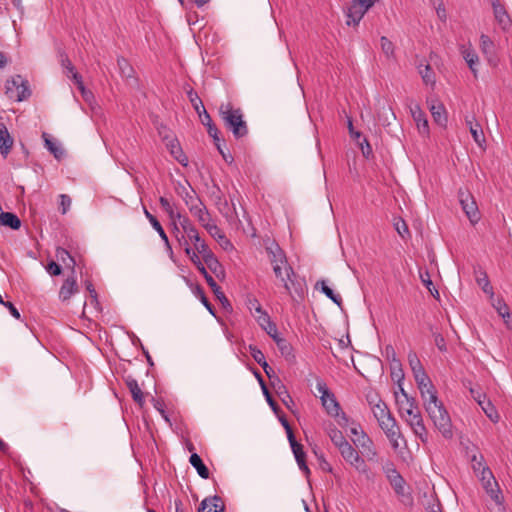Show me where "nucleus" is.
Wrapping results in <instances>:
<instances>
[{"instance_id": "obj_1", "label": "nucleus", "mask_w": 512, "mask_h": 512, "mask_svg": "<svg viewBox=\"0 0 512 512\" xmlns=\"http://www.w3.org/2000/svg\"><path fill=\"white\" fill-rule=\"evenodd\" d=\"M367 401L380 428L389 439L392 447L397 449L399 447L398 439L400 438L401 433L397 422L392 416L386 403L382 401L377 394L367 395Z\"/></svg>"}, {"instance_id": "obj_2", "label": "nucleus", "mask_w": 512, "mask_h": 512, "mask_svg": "<svg viewBox=\"0 0 512 512\" xmlns=\"http://www.w3.org/2000/svg\"><path fill=\"white\" fill-rule=\"evenodd\" d=\"M424 408L432 420L434 426L449 439L452 438V422L443 403L438 399L436 389L421 396Z\"/></svg>"}, {"instance_id": "obj_3", "label": "nucleus", "mask_w": 512, "mask_h": 512, "mask_svg": "<svg viewBox=\"0 0 512 512\" xmlns=\"http://www.w3.org/2000/svg\"><path fill=\"white\" fill-rule=\"evenodd\" d=\"M398 411L401 418L411 427L413 432L422 440L426 436V428L422 415L413 397L398 400Z\"/></svg>"}, {"instance_id": "obj_4", "label": "nucleus", "mask_w": 512, "mask_h": 512, "mask_svg": "<svg viewBox=\"0 0 512 512\" xmlns=\"http://www.w3.org/2000/svg\"><path fill=\"white\" fill-rule=\"evenodd\" d=\"M219 115L225 128L232 132L236 139L243 138L248 134V126L241 109L234 108L229 102L222 103L219 107Z\"/></svg>"}, {"instance_id": "obj_5", "label": "nucleus", "mask_w": 512, "mask_h": 512, "mask_svg": "<svg viewBox=\"0 0 512 512\" xmlns=\"http://www.w3.org/2000/svg\"><path fill=\"white\" fill-rule=\"evenodd\" d=\"M316 389L320 393V399L326 412L336 418L340 425H343L341 420L347 422L346 415L341 411V407L334 394L329 391L323 380H317Z\"/></svg>"}, {"instance_id": "obj_6", "label": "nucleus", "mask_w": 512, "mask_h": 512, "mask_svg": "<svg viewBox=\"0 0 512 512\" xmlns=\"http://www.w3.org/2000/svg\"><path fill=\"white\" fill-rule=\"evenodd\" d=\"M273 271L290 296H293V293H296L299 296L303 295L301 283L296 280V274L288 263L285 265L273 266Z\"/></svg>"}, {"instance_id": "obj_7", "label": "nucleus", "mask_w": 512, "mask_h": 512, "mask_svg": "<svg viewBox=\"0 0 512 512\" xmlns=\"http://www.w3.org/2000/svg\"><path fill=\"white\" fill-rule=\"evenodd\" d=\"M5 94L9 99L21 102L27 99L31 92L28 82L22 76L16 75L6 81Z\"/></svg>"}, {"instance_id": "obj_8", "label": "nucleus", "mask_w": 512, "mask_h": 512, "mask_svg": "<svg viewBox=\"0 0 512 512\" xmlns=\"http://www.w3.org/2000/svg\"><path fill=\"white\" fill-rule=\"evenodd\" d=\"M378 0H353L347 9V25H358L365 13Z\"/></svg>"}, {"instance_id": "obj_9", "label": "nucleus", "mask_w": 512, "mask_h": 512, "mask_svg": "<svg viewBox=\"0 0 512 512\" xmlns=\"http://www.w3.org/2000/svg\"><path fill=\"white\" fill-rule=\"evenodd\" d=\"M458 198L462 210L468 217L472 224L478 223L480 220V213L476 201L468 190L459 189Z\"/></svg>"}, {"instance_id": "obj_10", "label": "nucleus", "mask_w": 512, "mask_h": 512, "mask_svg": "<svg viewBox=\"0 0 512 512\" xmlns=\"http://www.w3.org/2000/svg\"><path fill=\"white\" fill-rule=\"evenodd\" d=\"M480 480L483 488L490 498L498 505L502 504L503 496L499 485L493 476L489 468H483V472L480 475Z\"/></svg>"}, {"instance_id": "obj_11", "label": "nucleus", "mask_w": 512, "mask_h": 512, "mask_svg": "<svg viewBox=\"0 0 512 512\" xmlns=\"http://www.w3.org/2000/svg\"><path fill=\"white\" fill-rule=\"evenodd\" d=\"M343 459L361 473L367 472V465L359 452L348 442L338 449Z\"/></svg>"}, {"instance_id": "obj_12", "label": "nucleus", "mask_w": 512, "mask_h": 512, "mask_svg": "<svg viewBox=\"0 0 512 512\" xmlns=\"http://www.w3.org/2000/svg\"><path fill=\"white\" fill-rule=\"evenodd\" d=\"M360 434V437L352 438V442L368 461H377L378 453L372 439L365 432H360Z\"/></svg>"}, {"instance_id": "obj_13", "label": "nucleus", "mask_w": 512, "mask_h": 512, "mask_svg": "<svg viewBox=\"0 0 512 512\" xmlns=\"http://www.w3.org/2000/svg\"><path fill=\"white\" fill-rule=\"evenodd\" d=\"M411 370L413 372V376L415 378L421 396L426 394V391L431 392L435 390L434 385L427 376L422 365L415 368H411Z\"/></svg>"}, {"instance_id": "obj_14", "label": "nucleus", "mask_w": 512, "mask_h": 512, "mask_svg": "<svg viewBox=\"0 0 512 512\" xmlns=\"http://www.w3.org/2000/svg\"><path fill=\"white\" fill-rule=\"evenodd\" d=\"M188 209L191 215L198 220L203 228L207 227L212 222L211 215L201 199L197 204L194 203Z\"/></svg>"}, {"instance_id": "obj_15", "label": "nucleus", "mask_w": 512, "mask_h": 512, "mask_svg": "<svg viewBox=\"0 0 512 512\" xmlns=\"http://www.w3.org/2000/svg\"><path fill=\"white\" fill-rule=\"evenodd\" d=\"M460 54L462 55L463 59L467 63L469 69L474 74V76H477V65L479 64V57L476 53V51L473 49L472 45H460L459 47Z\"/></svg>"}, {"instance_id": "obj_16", "label": "nucleus", "mask_w": 512, "mask_h": 512, "mask_svg": "<svg viewBox=\"0 0 512 512\" xmlns=\"http://www.w3.org/2000/svg\"><path fill=\"white\" fill-rule=\"evenodd\" d=\"M246 305L258 324L267 322L269 315L262 309L261 304L255 297L249 296L247 298Z\"/></svg>"}, {"instance_id": "obj_17", "label": "nucleus", "mask_w": 512, "mask_h": 512, "mask_svg": "<svg viewBox=\"0 0 512 512\" xmlns=\"http://www.w3.org/2000/svg\"><path fill=\"white\" fill-rule=\"evenodd\" d=\"M78 292V286L76 281L75 274L71 273V276H69L64 283L62 284L60 291H59V298L62 301L69 300L75 293Z\"/></svg>"}, {"instance_id": "obj_18", "label": "nucleus", "mask_w": 512, "mask_h": 512, "mask_svg": "<svg viewBox=\"0 0 512 512\" xmlns=\"http://www.w3.org/2000/svg\"><path fill=\"white\" fill-rule=\"evenodd\" d=\"M385 473L394 490L397 493H402L404 489V479L394 468L393 464H389L385 467Z\"/></svg>"}, {"instance_id": "obj_19", "label": "nucleus", "mask_w": 512, "mask_h": 512, "mask_svg": "<svg viewBox=\"0 0 512 512\" xmlns=\"http://www.w3.org/2000/svg\"><path fill=\"white\" fill-rule=\"evenodd\" d=\"M164 140H167L166 146L169 149L172 156L182 165H186L187 157L184 155L179 142L175 138H169L167 135L163 136Z\"/></svg>"}, {"instance_id": "obj_20", "label": "nucleus", "mask_w": 512, "mask_h": 512, "mask_svg": "<svg viewBox=\"0 0 512 512\" xmlns=\"http://www.w3.org/2000/svg\"><path fill=\"white\" fill-rule=\"evenodd\" d=\"M203 261L207 265V267L210 269V271L217 277V278H224L225 271L221 263L218 261L214 253L211 251L205 256L202 257Z\"/></svg>"}, {"instance_id": "obj_21", "label": "nucleus", "mask_w": 512, "mask_h": 512, "mask_svg": "<svg viewBox=\"0 0 512 512\" xmlns=\"http://www.w3.org/2000/svg\"><path fill=\"white\" fill-rule=\"evenodd\" d=\"M289 443H290L291 449L293 451V454L295 456V459L299 465V468L302 471H304L306 474H308L310 471H309L308 466L306 465L305 453L303 451V446L296 441L295 437H293V439H289Z\"/></svg>"}, {"instance_id": "obj_22", "label": "nucleus", "mask_w": 512, "mask_h": 512, "mask_svg": "<svg viewBox=\"0 0 512 512\" xmlns=\"http://www.w3.org/2000/svg\"><path fill=\"white\" fill-rule=\"evenodd\" d=\"M201 274L205 278L207 284L212 289L213 293L215 294L216 298L221 301L223 305L227 304L230 305L227 297L221 290V287L215 282L213 277L207 272L206 268H201Z\"/></svg>"}, {"instance_id": "obj_23", "label": "nucleus", "mask_w": 512, "mask_h": 512, "mask_svg": "<svg viewBox=\"0 0 512 512\" xmlns=\"http://www.w3.org/2000/svg\"><path fill=\"white\" fill-rule=\"evenodd\" d=\"M224 506L220 497L214 496L204 499L198 512H223Z\"/></svg>"}, {"instance_id": "obj_24", "label": "nucleus", "mask_w": 512, "mask_h": 512, "mask_svg": "<svg viewBox=\"0 0 512 512\" xmlns=\"http://www.w3.org/2000/svg\"><path fill=\"white\" fill-rule=\"evenodd\" d=\"M178 195L183 199L185 205L189 208L194 203L197 204L200 198L196 195V192L192 189V187L188 184V187L185 185L179 184L177 187Z\"/></svg>"}, {"instance_id": "obj_25", "label": "nucleus", "mask_w": 512, "mask_h": 512, "mask_svg": "<svg viewBox=\"0 0 512 512\" xmlns=\"http://www.w3.org/2000/svg\"><path fill=\"white\" fill-rule=\"evenodd\" d=\"M389 350L392 351V359L390 362L391 377H392L393 381L400 383L404 380V372H403L400 361L396 358L395 351H394L393 347L387 346L386 351L388 352Z\"/></svg>"}, {"instance_id": "obj_26", "label": "nucleus", "mask_w": 512, "mask_h": 512, "mask_svg": "<svg viewBox=\"0 0 512 512\" xmlns=\"http://www.w3.org/2000/svg\"><path fill=\"white\" fill-rule=\"evenodd\" d=\"M267 253L269 255V260L272 264V267L275 265H285L288 263L285 253L277 244H272L271 246L267 247Z\"/></svg>"}, {"instance_id": "obj_27", "label": "nucleus", "mask_w": 512, "mask_h": 512, "mask_svg": "<svg viewBox=\"0 0 512 512\" xmlns=\"http://www.w3.org/2000/svg\"><path fill=\"white\" fill-rule=\"evenodd\" d=\"M187 238L189 239V244L192 243L194 245V250H196L201 255V257L211 252V249L201 238L197 229L190 233Z\"/></svg>"}, {"instance_id": "obj_28", "label": "nucleus", "mask_w": 512, "mask_h": 512, "mask_svg": "<svg viewBox=\"0 0 512 512\" xmlns=\"http://www.w3.org/2000/svg\"><path fill=\"white\" fill-rule=\"evenodd\" d=\"M13 145V139L10 136L6 126L0 123V153L3 157H7Z\"/></svg>"}, {"instance_id": "obj_29", "label": "nucleus", "mask_w": 512, "mask_h": 512, "mask_svg": "<svg viewBox=\"0 0 512 512\" xmlns=\"http://www.w3.org/2000/svg\"><path fill=\"white\" fill-rule=\"evenodd\" d=\"M466 124L469 127V131H470L474 141L480 147H482L483 144L485 143V136H484L481 125L475 121L474 117H472L471 119L467 118Z\"/></svg>"}, {"instance_id": "obj_30", "label": "nucleus", "mask_w": 512, "mask_h": 512, "mask_svg": "<svg viewBox=\"0 0 512 512\" xmlns=\"http://www.w3.org/2000/svg\"><path fill=\"white\" fill-rule=\"evenodd\" d=\"M411 114L415 122L417 123V127L420 132L422 133H428L429 126H428V120L424 114V112L421 110L419 105H415L414 107H411Z\"/></svg>"}, {"instance_id": "obj_31", "label": "nucleus", "mask_w": 512, "mask_h": 512, "mask_svg": "<svg viewBox=\"0 0 512 512\" xmlns=\"http://www.w3.org/2000/svg\"><path fill=\"white\" fill-rule=\"evenodd\" d=\"M205 229L225 249L231 246L230 241L226 238L221 229L213 221L207 227H205Z\"/></svg>"}, {"instance_id": "obj_32", "label": "nucleus", "mask_w": 512, "mask_h": 512, "mask_svg": "<svg viewBox=\"0 0 512 512\" xmlns=\"http://www.w3.org/2000/svg\"><path fill=\"white\" fill-rule=\"evenodd\" d=\"M418 73L426 85H434L436 82L435 73L427 63L420 62L417 65Z\"/></svg>"}, {"instance_id": "obj_33", "label": "nucleus", "mask_w": 512, "mask_h": 512, "mask_svg": "<svg viewBox=\"0 0 512 512\" xmlns=\"http://www.w3.org/2000/svg\"><path fill=\"white\" fill-rule=\"evenodd\" d=\"M190 464L196 469L199 476L203 479H208L210 472L206 465L203 463L201 457L197 453H192L189 459Z\"/></svg>"}, {"instance_id": "obj_34", "label": "nucleus", "mask_w": 512, "mask_h": 512, "mask_svg": "<svg viewBox=\"0 0 512 512\" xmlns=\"http://www.w3.org/2000/svg\"><path fill=\"white\" fill-rule=\"evenodd\" d=\"M200 120L203 125L207 127V132L209 136H211L215 143L220 142V138L218 136V129L217 127L212 123V119L208 112L206 110H203V115L200 114Z\"/></svg>"}, {"instance_id": "obj_35", "label": "nucleus", "mask_w": 512, "mask_h": 512, "mask_svg": "<svg viewBox=\"0 0 512 512\" xmlns=\"http://www.w3.org/2000/svg\"><path fill=\"white\" fill-rule=\"evenodd\" d=\"M126 384L132 395L133 400L142 406L144 403V394L140 389L137 381L133 378H128L126 380Z\"/></svg>"}, {"instance_id": "obj_36", "label": "nucleus", "mask_w": 512, "mask_h": 512, "mask_svg": "<svg viewBox=\"0 0 512 512\" xmlns=\"http://www.w3.org/2000/svg\"><path fill=\"white\" fill-rule=\"evenodd\" d=\"M495 19L499 24L505 25L509 22V16L505 7L498 0H491Z\"/></svg>"}, {"instance_id": "obj_37", "label": "nucleus", "mask_w": 512, "mask_h": 512, "mask_svg": "<svg viewBox=\"0 0 512 512\" xmlns=\"http://www.w3.org/2000/svg\"><path fill=\"white\" fill-rule=\"evenodd\" d=\"M0 224L3 226L10 227L14 230H17L21 226L20 219L13 213L10 212H2L0 214Z\"/></svg>"}, {"instance_id": "obj_38", "label": "nucleus", "mask_w": 512, "mask_h": 512, "mask_svg": "<svg viewBox=\"0 0 512 512\" xmlns=\"http://www.w3.org/2000/svg\"><path fill=\"white\" fill-rule=\"evenodd\" d=\"M56 257L59 261L71 269L72 274H75V260L66 249L57 248Z\"/></svg>"}, {"instance_id": "obj_39", "label": "nucleus", "mask_w": 512, "mask_h": 512, "mask_svg": "<svg viewBox=\"0 0 512 512\" xmlns=\"http://www.w3.org/2000/svg\"><path fill=\"white\" fill-rule=\"evenodd\" d=\"M328 436L332 443L340 449L342 446H344L348 441L345 439L344 435L340 430H338L335 426L328 428Z\"/></svg>"}, {"instance_id": "obj_40", "label": "nucleus", "mask_w": 512, "mask_h": 512, "mask_svg": "<svg viewBox=\"0 0 512 512\" xmlns=\"http://www.w3.org/2000/svg\"><path fill=\"white\" fill-rule=\"evenodd\" d=\"M431 114L435 120L440 125H445L447 118L445 116V108L440 103H433L430 105Z\"/></svg>"}, {"instance_id": "obj_41", "label": "nucleus", "mask_w": 512, "mask_h": 512, "mask_svg": "<svg viewBox=\"0 0 512 512\" xmlns=\"http://www.w3.org/2000/svg\"><path fill=\"white\" fill-rule=\"evenodd\" d=\"M393 119H395V114L390 106H382L379 108L378 120L383 126H389Z\"/></svg>"}, {"instance_id": "obj_42", "label": "nucleus", "mask_w": 512, "mask_h": 512, "mask_svg": "<svg viewBox=\"0 0 512 512\" xmlns=\"http://www.w3.org/2000/svg\"><path fill=\"white\" fill-rule=\"evenodd\" d=\"M476 282L478 283L479 286H481L483 292L488 294L490 299H493V297H494L493 288L490 285V281L485 272H482V271L479 272V274L476 276Z\"/></svg>"}, {"instance_id": "obj_43", "label": "nucleus", "mask_w": 512, "mask_h": 512, "mask_svg": "<svg viewBox=\"0 0 512 512\" xmlns=\"http://www.w3.org/2000/svg\"><path fill=\"white\" fill-rule=\"evenodd\" d=\"M419 277L421 279V282L423 283V285L428 289V291L431 293V295L438 299L439 298V292L438 290L434 287L433 285V282L431 280V277H430V274L427 270L425 271H420L419 272Z\"/></svg>"}, {"instance_id": "obj_44", "label": "nucleus", "mask_w": 512, "mask_h": 512, "mask_svg": "<svg viewBox=\"0 0 512 512\" xmlns=\"http://www.w3.org/2000/svg\"><path fill=\"white\" fill-rule=\"evenodd\" d=\"M45 147L54 155L56 159H61L64 155L63 149L51 140L46 133L43 134Z\"/></svg>"}, {"instance_id": "obj_45", "label": "nucleus", "mask_w": 512, "mask_h": 512, "mask_svg": "<svg viewBox=\"0 0 512 512\" xmlns=\"http://www.w3.org/2000/svg\"><path fill=\"white\" fill-rule=\"evenodd\" d=\"M480 49L488 58L494 54V42L485 34L480 36Z\"/></svg>"}, {"instance_id": "obj_46", "label": "nucleus", "mask_w": 512, "mask_h": 512, "mask_svg": "<svg viewBox=\"0 0 512 512\" xmlns=\"http://www.w3.org/2000/svg\"><path fill=\"white\" fill-rule=\"evenodd\" d=\"M173 231H174L175 237H176L179 245L184 248L186 255H190L191 254V246L189 244V239L187 238L186 234L180 233V228L177 225V223H174Z\"/></svg>"}, {"instance_id": "obj_47", "label": "nucleus", "mask_w": 512, "mask_h": 512, "mask_svg": "<svg viewBox=\"0 0 512 512\" xmlns=\"http://www.w3.org/2000/svg\"><path fill=\"white\" fill-rule=\"evenodd\" d=\"M151 225L157 231V233L159 234L160 238L163 240V242L165 244L166 251L169 253L170 257H172L173 256V250H172L171 244H170L168 236L165 233V231H164L163 227L161 226L160 222L157 220L156 222H153Z\"/></svg>"}, {"instance_id": "obj_48", "label": "nucleus", "mask_w": 512, "mask_h": 512, "mask_svg": "<svg viewBox=\"0 0 512 512\" xmlns=\"http://www.w3.org/2000/svg\"><path fill=\"white\" fill-rule=\"evenodd\" d=\"M491 300H492V306L496 309L499 316H501L504 320H506L507 318L510 317L509 307L507 306V304L505 303V301L503 299L494 300V298H493Z\"/></svg>"}, {"instance_id": "obj_49", "label": "nucleus", "mask_w": 512, "mask_h": 512, "mask_svg": "<svg viewBox=\"0 0 512 512\" xmlns=\"http://www.w3.org/2000/svg\"><path fill=\"white\" fill-rule=\"evenodd\" d=\"M480 407L492 422L497 423L499 421V414L490 400L486 399V403Z\"/></svg>"}, {"instance_id": "obj_50", "label": "nucleus", "mask_w": 512, "mask_h": 512, "mask_svg": "<svg viewBox=\"0 0 512 512\" xmlns=\"http://www.w3.org/2000/svg\"><path fill=\"white\" fill-rule=\"evenodd\" d=\"M380 46L382 52L385 54L387 58H394V45L387 37L382 36L380 38Z\"/></svg>"}, {"instance_id": "obj_51", "label": "nucleus", "mask_w": 512, "mask_h": 512, "mask_svg": "<svg viewBox=\"0 0 512 512\" xmlns=\"http://www.w3.org/2000/svg\"><path fill=\"white\" fill-rule=\"evenodd\" d=\"M262 329H264L267 334L273 338V340L276 342L280 337L278 336V330L276 325L271 321L270 316L267 319L266 323L259 324Z\"/></svg>"}, {"instance_id": "obj_52", "label": "nucleus", "mask_w": 512, "mask_h": 512, "mask_svg": "<svg viewBox=\"0 0 512 512\" xmlns=\"http://www.w3.org/2000/svg\"><path fill=\"white\" fill-rule=\"evenodd\" d=\"M117 64H118L120 73L122 74L123 77H126V78L132 77L133 68L131 67V65L128 63V61L125 58L119 57L117 59Z\"/></svg>"}, {"instance_id": "obj_53", "label": "nucleus", "mask_w": 512, "mask_h": 512, "mask_svg": "<svg viewBox=\"0 0 512 512\" xmlns=\"http://www.w3.org/2000/svg\"><path fill=\"white\" fill-rule=\"evenodd\" d=\"M321 290L322 292L331 299L335 304L341 306L342 298L339 294H335L333 290L326 285L324 281H321Z\"/></svg>"}, {"instance_id": "obj_54", "label": "nucleus", "mask_w": 512, "mask_h": 512, "mask_svg": "<svg viewBox=\"0 0 512 512\" xmlns=\"http://www.w3.org/2000/svg\"><path fill=\"white\" fill-rule=\"evenodd\" d=\"M179 225L186 236H188L190 233L195 231L197 228L195 225L191 222V220L187 216H183L179 220Z\"/></svg>"}, {"instance_id": "obj_55", "label": "nucleus", "mask_w": 512, "mask_h": 512, "mask_svg": "<svg viewBox=\"0 0 512 512\" xmlns=\"http://www.w3.org/2000/svg\"><path fill=\"white\" fill-rule=\"evenodd\" d=\"M194 293L197 297H199V299L201 300L203 305L207 308V310L212 315H214L213 306L211 305V303L208 301L207 297L205 296L203 289L200 286H196Z\"/></svg>"}, {"instance_id": "obj_56", "label": "nucleus", "mask_w": 512, "mask_h": 512, "mask_svg": "<svg viewBox=\"0 0 512 512\" xmlns=\"http://www.w3.org/2000/svg\"><path fill=\"white\" fill-rule=\"evenodd\" d=\"M472 466H473V469L476 473H478L479 475H481V473L483 472V468H488L486 465H485V462H484V459H483V456L480 455L479 459L477 458L476 455H474L472 457Z\"/></svg>"}, {"instance_id": "obj_57", "label": "nucleus", "mask_w": 512, "mask_h": 512, "mask_svg": "<svg viewBox=\"0 0 512 512\" xmlns=\"http://www.w3.org/2000/svg\"><path fill=\"white\" fill-rule=\"evenodd\" d=\"M59 199H60V210H61V213L62 214H66L68 212V210L70 209V207H71L72 200L66 194H61L59 196Z\"/></svg>"}, {"instance_id": "obj_58", "label": "nucleus", "mask_w": 512, "mask_h": 512, "mask_svg": "<svg viewBox=\"0 0 512 512\" xmlns=\"http://www.w3.org/2000/svg\"><path fill=\"white\" fill-rule=\"evenodd\" d=\"M249 352L252 356V358L257 362L258 364H261L265 360V356L263 352L258 349L256 346L250 345L249 346Z\"/></svg>"}, {"instance_id": "obj_59", "label": "nucleus", "mask_w": 512, "mask_h": 512, "mask_svg": "<svg viewBox=\"0 0 512 512\" xmlns=\"http://www.w3.org/2000/svg\"><path fill=\"white\" fill-rule=\"evenodd\" d=\"M358 142V145L362 151V154L365 158H369L370 155L372 154V148L369 144V142L367 141L366 138H363L362 140H357Z\"/></svg>"}, {"instance_id": "obj_60", "label": "nucleus", "mask_w": 512, "mask_h": 512, "mask_svg": "<svg viewBox=\"0 0 512 512\" xmlns=\"http://www.w3.org/2000/svg\"><path fill=\"white\" fill-rule=\"evenodd\" d=\"M61 64H62V67L64 68V73L66 74L67 77H70V73L73 72L75 70L73 64L71 63V61L69 60L68 56L63 54L61 55Z\"/></svg>"}, {"instance_id": "obj_61", "label": "nucleus", "mask_w": 512, "mask_h": 512, "mask_svg": "<svg viewBox=\"0 0 512 512\" xmlns=\"http://www.w3.org/2000/svg\"><path fill=\"white\" fill-rule=\"evenodd\" d=\"M190 101H191L194 109L198 113V115L199 116H200V114L203 115V110H206V109L203 106V103H202L201 99L197 95L193 96L192 93H190Z\"/></svg>"}, {"instance_id": "obj_62", "label": "nucleus", "mask_w": 512, "mask_h": 512, "mask_svg": "<svg viewBox=\"0 0 512 512\" xmlns=\"http://www.w3.org/2000/svg\"><path fill=\"white\" fill-rule=\"evenodd\" d=\"M394 226H395L396 231L398 232V234H399L402 238H405V236L409 234L408 226H407V224L405 223V221H404V220L399 219V220L394 224Z\"/></svg>"}, {"instance_id": "obj_63", "label": "nucleus", "mask_w": 512, "mask_h": 512, "mask_svg": "<svg viewBox=\"0 0 512 512\" xmlns=\"http://www.w3.org/2000/svg\"><path fill=\"white\" fill-rule=\"evenodd\" d=\"M433 337H434V342H435V345L437 346V348L442 352L446 351L447 346H446V342H445V339L442 336V334H440L438 332H433Z\"/></svg>"}, {"instance_id": "obj_64", "label": "nucleus", "mask_w": 512, "mask_h": 512, "mask_svg": "<svg viewBox=\"0 0 512 512\" xmlns=\"http://www.w3.org/2000/svg\"><path fill=\"white\" fill-rule=\"evenodd\" d=\"M199 255L200 254L196 250H193L191 248V254L188 256H189L190 260L193 262V264L197 267L199 272L201 273V268H205V266L203 265Z\"/></svg>"}]
</instances>
